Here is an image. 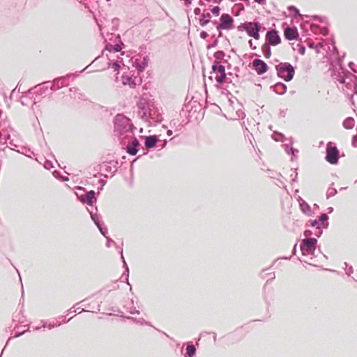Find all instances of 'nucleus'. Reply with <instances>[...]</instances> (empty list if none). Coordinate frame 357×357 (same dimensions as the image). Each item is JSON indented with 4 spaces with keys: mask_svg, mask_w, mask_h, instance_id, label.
<instances>
[{
    "mask_svg": "<svg viewBox=\"0 0 357 357\" xmlns=\"http://www.w3.org/2000/svg\"><path fill=\"white\" fill-rule=\"evenodd\" d=\"M184 346L186 347L184 357H194L196 355L197 349L192 342H185Z\"/></svg>",
    "mask_w": 357,
    "mask_h": 357,
    "instance_id": "nucleus-23",
    "label": "nucleus"
},
{
    "mask_svg": "<svg viewBox=\"0 0 357 357\" xmlns=\"http://www.w3.org/2000/svg\"><path fill=\"white\" fill-rule=\"evenodd\" d=\"M34 96L28 93V91L22 96L20 98V102L22 105H29L30 103L32 104V109H33V101Z\"/></svg>",
    "mask_w": 357,
    "mask_h": 357,
    "instance_id": "nucleus-27",
    "label": "nucleus"
},
{
    "mask_svg": "<svg viewBox=\"0 0 357 357\" xmlns=\"http://www.w3.org/2000/svg\"><path fill=\"white\" fill-rule=\"evenodd\" d=\"M345 73L347 75L345 82L342 84L344 85L347 89L352 91V97L353 95L357 94V76L352 74L349 70H345Z\"/></svg>",
    "mask_w": 357,
    "mask_h": 357,
    "instance_id": "nucleus-10",
    "label": "nucleus"
},
{
    "mask_svg": "<svg viewBox=\"0 0 357 357\" xmlns=\"http://www.w3.org/2000/svg\"><path fill=\"white\" fill-rule=\"evenodd\" d=\"M26 331H29V329L28 328L27 331H24L22 332H17L15 333L14 337H19L22 336V335H24Z\"/></svg>",
    "mask_w": 357,
    "mask_h": 357,
    "instance_id": "nucleus-58",
    "label": "nucleus"
},
{
    "mask_svg": "<svg viewBox=\"0 0 357 357\" xmlns=\"http://www.w3.org/2000/svg\"><path fill=\"white\" fill-rule=\"evenodd\" d=\"M128 312L132 314H139V311L136 310V308L135 307H130V310Z\"/></svg>",
    "mask_w": 357,
    "mask_h": 357,
    "instance_id": "nucleus-55",
    "label": "nucleus"
},
{
    "mask_svg": "<svg viewBox=\"0 0 357 357\" xmlns=\"http://www.w3.org/2000/svg\"><path fill=\"white\" fill-rule=\"evenodd\" d=\"M159 142V137L156 135L144 137V146L147 149H153Z\"/></svg>",
    "mask_w": 357,
    "mask_h": 357,
    "instance_id": "nucleus-21",
    "label": "nucleus"
},
{
    "mask_svg": "<svg viewBox=\"0 0 357 357\" xmlns=\"http://www.w3.org/2000/svg\"><path fill=\"white\" fill-rule=\"evenodd\" d=\"M78 190L84 192L82 194L76 192L78 200L82 204H86L89 206H93V205L96 202L98 198V195L96 192L93 190L86 191L83 187H79Z\"/></svg>",
    "mask_w": 357,
    "mask_h": 357,
    "instance_id": "nucleus-7",
    "label": "nucleus"
},
{
    "mask_svg": "<svg viewBox=\"0 0 357 357\" xmlns=\"http://www.w3.org/2000/svg\"><path fill=\"white\" fill-rule=\"evenodd\" d=\"M123 46V44L111 45L108 43L106 44L105 49L109 52H119L122 50Z\"/></svg>",
    "mask_w": 357,
    "mask_h": 357,
    "instance_id": "nucleus-31",
    "label": "nucleus"
},
{
    "mask_svg": "<svg viewBox=\"0 0 357 357\" xmlns=\"http://www.w3.org/2000/svg\"><path fill=\"white\" fill-rule=\"evenodd\" d=\"M337 193V190L332 187L328 188L326 192V198L329 199L331 197L335 196Z\"/></svg>",
    "mask_w": 357,
    "mask_h": 357,
    "instance_id": "nucleus-38",
    "label": "nucleus"
},
{
    "mask_svg": "<svg viewBox=\"0 0 357 357\" xmlns=\"http://www.w3.org/2000/svg\"><path fill=\"white\" fill-rule=\"evenodd\" d=\"M271 89L278 95H284L287 92V86L285 84L279 82L271 86Z\"/></svg>",
    "mask_w": 357,
    "mask_h": 357,
    "instance_id": "nucleus-24",
    "label": "nucleus"
},
{
    "mask_svg": "<svg viewBox=\"0 0 357 357\" xmlns=\"http://www.w3.org/2000/svg\"><path fill=\"white\" fill-rule=\"evenodd\" d=\"M308 27L310 28V22L307 21H304L301 24V29L307 32L308 31Z\"/></svg>",
    "mask_w": 357,
    "mask_h": 357,
    "instance_id": "nucleus-44",
    "label": "nucleus"
},
{
    "mask_svg": "<svg viewBox=\"0 0 357 357\" xmlns=\"http://www.w3.org/2000/svg\"><path fill=\"white\" fill-rule=\"evenodd\" d=\"M317 242V239L314 237L303 239L300 244L302 255L304 256H314Z\"/></svg>",
    "mask_w": 357,
    "mask_h": 357,
    "instance_id": "nucleus-5",
    "label": "nucleus"
},
{
    "mask_svg": "<svg viewBox=\"0 0 357 357\" xmlns=\"http://www.w3.org/2000/svg\"><path fill=\"white\" fill-rule=\"evenodd\" d=\"M277 76L285 82H290L295 75V68L288 62H282L275 66Z\"/></svg>",
    "mask_w": 357,
    "mask_h": 357,
    "instance_id": "nucleus-4",
    "label": "nucleus"
},
{
    "mask_svg": "<svg viewBox=\"0 0 357 357\" xmlns=\"http://www.w3.org/2000/svg\"><path fill=\"white\" fill-rule=\"evenodd\" d=\"M234 20L228 13H223L220 17L218 31L231 30L234 27Z\"/></svg>",
    "mask_w": 357,
    "mask_h": 357,
    "instance_id": "nucleus-11",
    "label": "nucleus"
},
{
    "mask_svg": "<svg viewBox=\"0 0 357 357\" xmlns=\"http://www.w3.org/2000/svg\"><path fill=\"white\" fill-rule=\"evenodd\" d=\"M211 73L215 75V79L220 85H222L226 81H228L227 73H225V67L221 63L213 62Z\"/></svg>",
    "mask_w": 357,
    "mask_h": 357,
    "instance_id": "nucleus-8",
    "label": "nucleus"
},
{
    "mask_svg": "<svg viewBox=\"0 0 357 357\" xmlns=\"http://www.w3.org/2000/svg\"><path fill=\"white\" fill-rule=\"evenodd\" d=\"M251 25V22H245L243 23L240 24L237 26V29L238 31H245L246 28H248L249 26Z\"/></svg>",
    "mask_w": 357,
    "mask_h": 357,
    "instance_id": "nucleus-39",
    "label": "nucleus"
},
{
    "mask_svg": "<svg viewBox=\"0 0 357 357\" xmlns=\"http://www.w3.org/2000/svg\"><path fill=\"white\" fill-rule=\"evenodd\" d=\"M70 91L73 93V98H78L79 100H85L84 96L79 92V89L77 87L70 88Z\"/></svg>",
    "mask_w": 357,
    "mask_h": 357,
    "instance_id": "nucleus-33",
    "label": "nucleus"
},
{
    "mask_svg": "<svg viewBox=\"0 0 357 357\" xmlns=\"http://www.w3.org/2000/svg\"><path fill=\"white\" fill-rule=\"evenodd\" d=\"M290 143L289 144H284L282 145L284 147L285 151L287 154L291 155L292 156H295L296 153H298V150L296 149L293 148L292 144L294 143V140L292 137H290L289 139Z\"/></svg>",
    "mask_w": 357,
    "mask_h": 357,
    "instance_id": "nucleus-26",
    "label": "nucleus"
},
{
    "mask_svg": "<svg viewBox=\"0 0 357 357\" xmlns=\"http://www.w3.org/2000/svg\"><path fill=\"white\" fill-rule=\"evenodd\" d=\"M266 275H268L269 277V278L266 280V282L264 287V289L266 288L267 284L271 283L275 278V275L274 272L267 273V274H266Z\"/></svg>",
    "mask_w": 357,
    "mask_h": 357,
    "instance_id": "nucleus-41",
    "label": "nucleus"
},
{
    "mask_svg": "<svg viewBox=\"0 0 357 357\" xmlns=\"http://www.w3.org/2000/svg\"><path fill=\"white\" fill-rule=\"evenodd\" d=\"M211 21V15L210 13H205L204 12L199 19V22L201 26H205L207 25Z\"/></svg>",
    "mask_w": 357,
    "mask_h": 357,
    "instance_id": "nucleus-29",
    "label": "nucleus"
},
{
    "mask_svg": "<svg viewBox=\"0 0 357 357\" xmlns=\"http://www.w3.org/2000/svg\"><path fill=\"white\" fill-rule=\"evenodd\" d=\"M261 29V24L259 22H251V25L246 28L245 32L250 37H252L256 40L260 38V31Z\"/></svg>",
    "mask_w": 357,
    "mask_h": 357,
    "instance_id": "nucleus-15",
    "label": "nucleus"
},
{
    "mask_svg": "<svg viewBox=\"0 0 357 357\" xmlns=\"http://www.w3.org/2000/svg\"><path fill=\"white\" fill-rule=\"evenodd\" d=\"M266 40L267 45L276 46L281 43V38L278 31L271 29L266 33Z\"/></svg>",
    "mask_w": 357,
    "mask_h": 357,
    "instance_id": "nucleus-14",
    "label": "nucleus"
},
{
    "mask_svg": "<svg viewBox=\"0 0 357 357\" xmlns=\"http://www.w3.org/2000/svg\"><path fill=\"white\" fill-rule=\"evenodd\" d=\"M130 138L131 139V141H130L126 146V151L129 155H135L139 151L140 142L136 137L133 136Z\"/></svg>",
    "mask_w": 357,
    "mask_h": 357,
    "instance_id": "nucleus-16",
    "label": "nucleus"
},
{
    "mask_svg": "<svg viewBox=\"0 0 357 357\" xmlns=\"http://www.w3.org/2000/svg\"><path fill=\"white\" fill-rule=\"evenodd\" d=\"M199 36L202 39L205 40L208 37V33L206 31H202Z\"/></svg>",
    "mask_w": 357,
    "mask_h": 357,
    "instance_id": "nucleus-52",
    "label": "nucleus"
},
{
    "mask_svg": "<svg viewBox=\"0 0 357 357\" xmlns=\"http://www.w3.org/2000/svg\"><path fill=\"white\" fill-rule=\"evenodd\" d=\"M105 238H107L106 246L107 248H109L111 246L112 243L116 244V243L112 239H111L109 237H108L107 235H106Z\"/></svg>",
    "mask_w": 357,
    "mask_h": 357,
    "instance_id": "nucleus-51",
    "label": "nucleus"
},
{
    "mask_svg": "<svg viewBox=\"0 0 357 357\" xmlns=\"http://www.w3.org/2000/svg\"><path fill=\"white\" fill-rule=\"evenodd\" d=\"M303 234H304V236H305L307 237V236H309L312 235V231H311V230L306 229V230H305V231H304V233H303Z\"/></svg>",
    "mask_w": 357,
    "mask_h": 357,
    "instance_id": "nucleus-61",
    "label": "nucleus"
},
{
    "mask_svg": "<svg viewBox=\"0 0 357 357\" xmlns=\"http://www.w3.org/2000/svg\"><path fill=\"white\" fill-rule=\"evenodd\" d=\"M137 107L139 111L138 112L140 118L145 121H149L151 123V120L154 123H160L161 119H159L158 115L155 116V111L153 105L145 98H141L137 103Z\"/></svg>",
    "mask_w": 357,
    "mask_h": 357,
    "instance_id": "nucleus-2",
    "label": "nucleus"
},
{
    "mask_svg": "<svg viewBox=\"0 0 357 357\" xmlns=\"http://www.w3.org/2000/svg\"><path fill=\"white\" fill-rule=\"evenodd\" d=\"M296 170H297V169H295V174L294 176H293V174L291 175V177H292L291 182H293V183H295L297 181L298 173H297Z\"/></svg>",
    "mask_w": 357,
    "mask_h": 357,
    "instance_id": "nucleus-57",
    "label": "nucleus"
},
{
    "mask_svg": "<svg viewBox=\"0 0 357 357\" xmlns=\"http://www.w3.org/2000/svg\"><path fill=\"white\" fill-rule=\"evenodd\" d=\"M319 33H321L324 36H328V33H329L328 28L327 26L321 27Z\"/></svg>",
    "mask_w": 357,
    "mask_h": 357,
    "instance_id": "nucleus-46",
    "label": "nucleus"
},
{
    "mask_svg": "<svg viewBox=\"0 0 357 357\" xmlns=\"http://www.w3.org/2000/svg\"><path fill=\"white\" fill-rule=\"evenodd\" d=\"M135 323L139 324L140 325H146V326H151V323L149 321H146L144 318L137 319V321H135Z\"/></svg>",
    "mask_w": 357,
    "mask_h": 357,
    "instance_id": "nucleus-43",
    "label": "nucleus"
},
{
    "mask_svg": "<svg viewBox=\"0 0 357 357\" xmlns=\"http://www.w3.org/2000/svg\"><path fill=\"white\" fill-rule=\"evenodd\" d=\"M252 67L259 75L264 74L268 69L267 63L260 59H255L253 60Z\"/></svg>",
    "mask_w": 357,
    "mask_h": 357,
    "instance_id": "nucleus-17",
    "label": "nucleus"
},
{
    "mask_svg": "<svg viewBox=\"0 0 357 357\" xmlns=\"http://www.w3.org/2000/svg\"><path fill=\"white\" fill-rule=\"evenodd\" d=\"M343 126L346 129H351L354 126V119L352 117H347L343 121Z\"/></svg>",
    "mask_w": 357,
    "mask_h": 357,
    "instance_id": "nucleus-34",
    "label": "nucleus"
},
{
    "mask_svg": "<svg viewBox=\"0 0 357 357\" xmlns=\"http://www.w3.org/2000/svg\"><path fill=\"white\" fill-rule=\"evenodd\" d=\"M116 249L119 250V252L121 255V258L122 262L123 264V266L124 268V271L121 275V278L122 279L124 278L126 280V282L129 284V283H128L129 268L125 261V259H124V257L123 255V248L119 245H116Z\"/></svg>",
    "mask_w": 357,
    "mask_h": 357,
    "instance_id": "nucleus-22",
    "label": "nucleus"
},
{
    "mask_svg": "<svg viewBox=\"0 0 357 357\" xmlns=\"http://www.w3.org/2000/svg\"><path fill=\"white\" fill-rule=\"evenodd\" d=\"M310 17H312L314 20H318V21H319V22H321L322 23L326 22V18L325 17H321V16H319V15H312Z\"/></svg>",
    "mask_w": 357,
    "mask_h": 357,
    "instance_id": "nucleus-47",
    "label": "nucleus"
},
{
    "mask_svg": "<svg viewBox=\"0 0 357 357\" xmlns=\"http://www.w3.org/2000/svg\"><path fill=\"white\" fill-rule=\"evenodd\" d=\"M194 13L195 15H200L202 14V10H201V8H199V7H197L194 9Z\"/></svg>",
    "mask_w": 357,
    "mask_h": 357,
    "instance_id": "nucleus-56",
    "label": "nucleus"
},
{
    "mask_svg": "<svg viewBox=\"0 0 357 357\" xmlns=\"http://www.w3.org/2000/svg\"><path fill=\"white\" fill-rule=\"evenodd\" d=\"M226 54L223 50H218L216 51L213 56L215 57V61L213 62H217L218 63H221V62L224 63H227L228 60L225 59Z\"/></svg>",
    "mask_w": 357,
    "mask_h": 357,
    "instance_id": "nucleus-28",
    "label": "nucleus"
},
{
    "mask_svg": "<svg viewBox=\"0 0 357 357\" xmlns=\"http://www.w3.org/2000/svg\"><path fill=\"white\" fill-rule=\"evenodd\" d=\"M326 160L331 165H337L340 159V151L333 142H328L326 149Z\"/></svg>",
    "mask_w": 357,
    "mask_h": 357,
    "instance_id": "nucleus-6",
    "label": "nucleus"
},
{
    "mask_svg": "<svg viewBox=\"0 0 357 357\" xmlns=\"http://www.w3.org/2000/svg\"><path fill=\"white\" fill-rule=\"evenodd\" d=\"M89 211L90 213L91 218L92 221L93 222V223L98 227V229H99L101 234L102 236H104L105 237H106V235L107 234V228L102 222V218H101L100 215L97 213V211H98L97 206H96V212L95 213L93 211H90L89 210Z\"/></svg>",
    "mask_w": 357,
    "mask_h": 357,
    "instance_id": "nucleus-13",
    "label": "nucleus"
},
{
    "mask_svg": "<svg viewBox=\"0 0 357 357\" xmlns=\"http://www.w3.org/2000/svg\"><path fill=\"white\" fill-rule=\"evenodd\" d=\"M61 324V323H58V324H47V328L49 329H52V328H54L56 326H59Z\"/></svg>",
    "mask_w": 357,
    "mask_h": 357,
    "instance_id": "nucleus-54",
    "label": "nucleus"
},
{
    "mask_svg": "<svg viewBox=\"0 0 357 357\" xmlns=\"http://www.w3.org/2000/svg\"><path fill=\"white\" fill-rule=\"evenodd\" d=\"M218 42H219L218 39V38H215V40H213V43L207 45L206 48L208 50H209V49L215 47L218 45Z\"/></svg>",
    "mask_w": 357,
    "mask_h": 357,
    "instance_id": "nucleus-45",
    "label": "nucleus"
},
{
    "mask_svg": "<svg viewBox=\"0 0 357 357\" xmlns=\"http://www.w3.org/2000/svg\"><path fill=\"white\" fill-rule=\"evenodd\" d=\"M328 215L327 213H321L318 219H317L319 221V223L321 224V227L324 229H327L328 227L329 223H328Z\"/></svg>",
    "mask_w": 357,
    "mask_h": 357,
    "instance_id": "nucleus-30",
    "label": "nucleus"
},
{
    "mask_svg": "<svg viewBox=\"0 0 357 357\" xmlns=\"http://www.w3.org/2000/svg\"><path fill=\"white\" fill-rule=\"evenodd\" d=\"M306 225L307 226H310V227H316L317 229H320L321 227V224L319 223V221L317 219L308 220V222H307Z\"/></svg>",
    "mask_w": 357,
    "mask_h": 357,
    "instance_id": "nucleus-37",
    "label": "nucleus"
},
{
    "mask_svg": "<svg viewBox=\"0 0 357 357\" xmlns=\"http://www.w3.org/2000/svg\"><path fill=\"white\" fill-rule=\"evenodd\" d=\"M272 137L276 142H278V141L284 142V141L287 140V139L286 138V137L284 136V134H282V132H278V131H275L273 133Z\"/></svg>",
    "mask_w": 357,
    "mask_h": 357,
    "instance_id": "nucleus-36",
    "label": "nucleus"
},
{
    "mask_svg": "<svg viewBox=\"0 0 357 357\" xmlns=\"http://www.w3.org/2000/svg\"><path fill=\"white\" fill-rule=\"evenodd\" d=\"M148 62H149V56H145L143 58V60L142 61H139V59H135V67L139 71L143 72L145 70V68L148 66Z\"/></svg>",
    "mask_w": 357,
    "mask_h": 357,
    "instance_id": "nucleus-25",
    "label": "nucleus"
},
{
    "mask_svg": "<svg viewBox=\"0 0 357 357\" xmlns=\"http://www.w3.org/2000/svg\"><path fill=\"white\" fill-rule=\"evenodd\" d=\"M50 81L43 82L28 90V93L34 96L33 105L40 102L43 98L51 94Z\"/></svg>",
    "mask_w": 357,
    "mask_h": 357,
    "instance_id": "nucleus-3",
    "label": "nucleus"
},
{
    "mask_svg": "<svg viewBox=\"0 0 357 357\" xmlns=\"http://www.w3.org/2000/svg\"><path fill=\"white\" fill-rule=\"evenodd\" d=\"M345 70H347L344 68H343L341 64L340 65L339 70H333L331 74V76L333 79L337 80L339 83H342L345 82V77L347 76L345 73Z\"/></svg>",
    "mask_w": 357,
    "mask_h": 357,
    "instance_id": "nucleus-20",
    "label": "nucleus"
},
{
    "mask_svg": "<svg viewBox=\"0 0 357 357\" xmlns=\"http://www.w3.org/2000/svg\"><path fill=\"white\" fill-rule=\"evenodd\" d=\"M44 167L47 169H50L51 168L54 167L53 164L51 161L46 160Z\"/></svg>",
    "mask_w": 357,
    "mask_h": 357,
    "instance_id": "nucleus-50",
    "label": "nucleus"
},
{
    "mask_svg": "<svg viewBox=\"0 0 357 357\" xmlns=\"http://www.w3.org/2000/svg\"><path fill=\"white\" fill-rule=\"evenodd\" d=\"M345 271H346V274L348 276H351V275L354 272V268H353L352 266H349V268L347 269H346Z\"/></svg>",
    "mask_w": 357,
    "mask_h": 357,
    "instance_id": "nucleus-53",
    "label": "nucleus"
},
{
    "mask_svg": "<svg viewBox=\"0 0 357 357\" xmlns=\"http://www.w3.org/2000/svg\"><path fill=\"white\" fill-rule=\"evenodd\" d=\"M288 10L293 13L294 16L296 17V16H299L301 17L302 20H304V18H310V16L309 15H301L300 13V10L299 9H298L296 6H289L288 7Z\"/></svg>",
    "mask_w": 357,
    "mask_h": 357,
    "instance_id": "nucleus-32",
    "label": "nucleus"
},
{
    "mask_svg": "<svg viewBox=\"0 0 357 357\" xmlns=\"http://www.w3.org/2000/svg\"><path fill=\"white\" fill-rule=\"evenodd\" d=\"M123 319H128V320H131L134 322H135V321H137V319L133 317H130V316H127V317H123Z\"/></svg>",
    "mask_w": 357,
    "mask_h": 357,
    "instance_id": "nucleus-62",
    "label": "nucleus"
},
{
    "mask_svg": "<svg viewBox=\"0 0 357 357\" xmlns=\"http://www.w3.org/2000/svg\"><path fill=\"white\" fill-rule=\"evenodd\" d=\"M110 65L112 66V68L115 70V71H117L119 70L120 68V65L118 61H113L110 63Z\"/></svg>",
    "mask_w": 357,
    "mask_h": 357,
    "instance_id": "nucleus-48",
    "label": "nucleus"
},
{
    "mask_svg": "<svg viewBox=\"0 0 357 357\" xmlns=\"http://www.w3.org/2000/svg\"><path fill=\"white\" fill-rule=\"evenodd\" d=\"M89 66H86L85 68L78 73L68 74L66 76L55 78L52 82H50V90L56 91L64 86H67V81L70 77H77L79 73L84 72Z\"/></svg>",
    "mask_w": 357,
    "mask_h": 357,
    "instance_id": "nucleus-9",
    "label": "nucleus"
},
{
    "mask_svg": "<svg viewBox=\"0 0 357 357\" xmlns=\"http://www.w3.org/2000/svg\"><path fill=\"white\" fill-rule=\"evenodd\" d=\"M284 36L288 40H297L299 36L298 29L296 26L287 27L284 31Z\"/></svg>",
    "mask_w": 357,
    "mask_h": 357,
    "instance_id": "nucleus-19",
    "label": "nucleus"
},
{
    "mask_svg": "<svg viewBox=\"0 0 357 357\" xmlns=\"http://www.w3.org/2000/svg\"><path fill=\"white\" fill-rule=\"evenodd\" d=\"M333 52L334 54H338V49L335 45H333Z\"/></svg>",
    "mask_w": 357,
    "mask_h": 357,
    "instance_id": "nucleus-64",
    "label": "nucleus"
},
{
    "mask_svg": "<svg viewBox=\"0 0 357 357\" xmlns=\"http://www.w3.org/2000/svg\"><path fill=\"white\" fill-rule=\"evenodd\" d=\"M298 202L301 212L307 216H312L313 211H312L311 206L301 197H298Z\"/></svg>",
    "mask_w": 357,
    "mask_h": 357,
    "instance_id": "nucleus-18",
    "label": "nucleus"
},
{
    "mask_svg": "<svg viewBox=\"0 0 357 357\" xmlns=\"http://www.w3.org/2000/svg\"><path fill=\"white\" fill-rule=\"evenodd\" d=\"M261 50L263 52V54L266 59H268L271 56V45H267L266 43L264 44L261 47Z\"/></svg>",
    "mask_w": 357,
    "mask_h": 357,
    "instance_id": "nucleus-35",
    "label": "nucleus"
},
{
    "mask_svg": "<svg viewBox=\"0 0 357 357\" xmlns=\"http://www.w3.org/2000/svg\"><path fill=\"white\" fill-rule=\"evenodd\" d=\"M298 51L299 54H301L302 55L305 54V47L303 44H298Z\"/></svg>",
    "mask_w": 357,
    "mask_h": 357,
    "instance_id": "nucleus-49",
    "label": "nucleus"
},
{
    "mask_svg": "<svg viewBox=\"0 0 357 357\" xmlns=\"http://www.w3.org/2000/svg\"><path fill=\"white\" fill-rule=\"evenodd\" d=\"M118 160H112L109 161L103 162L101 165H98L95 169L96 171H105L107 173H111V176H113L117 172Z\"/></svg>",
    "mask_w": 357,
    "mask_h": 357,
    "instance_id": "nucleus-12",
    "label": "nucleus"
},
{
    "mask_svg": "<svg viewBox=\"0 0 357 357\" xmlns=\"http://www.w3.org/2000/svg\"><path fill=\"white\" fill-rule=\"evenodd\" d=\"M310 29L313 33H319L321 26L314 23H310Z\"/></svg>",
    "mask_w": 357,
    "mask_h": 357,
    "instance_id": "nucleus-40",
    "label": "nucleus"
},
{
    "mask_svg": "<svg viewBox=\"0 0 357 357\" xmlns=\"http://www.w3.org/2000/svg\"><path fill=\"white\" fill-rule=\"evenodd\" d=\"M236 114H237L238 118L243 119L245 116V113L242 111H238L236 112Z\"/></svg>",
    "mask_w": 357,
    "mask_h": 357,
    "instance_id": "nucleus-59",
    "label": "nucleus"
},
{
    "mask_svg": "<svg viewBox=\"0 0 357 357\" xmlns=\"http://www.w3.org/2000/svg\"><path fill=\"white\" fill-rule=\"evenodd\" d=\"M114 132H116L119 137L123 135H125V138L132 137L134 135L133 131L135 127L130 119L123 114H118L114 117Z\"/></svg>",
    "mask_w": 357,
    "mask_h": 357,
    "instance_id": "nucleus-1",
    "label": "nucleus"
},
{
    "mask_svg": "<svg viewBox=\"0 0 357 357\" xmlns=\"http://www.w3.org/2000/svg\"><path fill=\"white\" fill-rule=\"evenodd\" d=\"M357 139V135H354L352 137V145L354 146V147H356L357 146V142H356V140Z\"/></svg>",
    "mask_w": 357,
    "mask_h": 357,
    "instance_id": "nucleus-60",
    "label": "nucleus"
},
{
    "mask_svg": "<svg viewBox=\"0 0 357 357\" xmlns=\"http://www.w3.org/2000/svg\"><path fill=\"white\" fill-rule=\"evenodd\" d=\"M348 66L350 68V69L352 70L355 66V63L353 61H350L348 63Z\"/></svg>",
    "mask_w": 357,
    "mask_h": 357,
    "instance_id": "nucleus-63",
    "label": "nucleus"
},
{
    "mask_svg": "<svg viewBox=\"0 0 357 357\" xmlns=\"http://www.w3.org/2000/svg\"><path fill=\"white\" fill-rule=\"evenodd\" d=\"M211 11L215 16H218L220 14L221 8L218 6H213Z\"/></svg>",
    "mask_w": 357,
    "mask_h": 357,
    "instance_id": "nucleus-42",
    "label": "nucleus"
}]
</instances>
